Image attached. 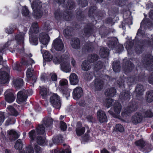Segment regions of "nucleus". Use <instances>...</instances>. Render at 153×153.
<instances>
[{
	"label": "nucleus",
	"mask_w": 153,
	"mask_h": 153,
	"mask_svg": "<svg viewBox=\"0 0 153 153\" xmlns=\"http://www.w3.org/2000/svg\"><path fill=\"white\" fill-rule=\"evenodd\" d=\"M53 62L55 64L61 63V68L63 71L69 72L71 69L69 62V59L67 57L63 58V56L58 54L56 55L53 58Z\"/></svg>",
	"instance_id": "obj_1"
},
{
	"label": "nucleus",
	"mask_w": 153,
	"mask_h": 153,
	"mask_svg": "<svg viewBox=\"0 0 153 153\" xmlns=\"http://www.w3.org/2000/svg\"><path fill=\"white\" fill-rule=\"evenodd\" d=\"M39 28L37 23L36 22H33L32 25L30 30V42L32 45H36L38 43L37 37L35 35L34 33H37L39 32Z\"/></svg>",
	"instance_id": "obj_2"
},
{
	"label": "nucleus",
	"mask_w": 153,
	"mask_h": 153,
	"mask_svg": "<svg viewBox=\"0 0 153 153\" xmlns=\"http://www.w3.org/2000/svg\"><path fill=\"white\" fill-rule=\"evenodd\" d=\"M52 123L53 120L51 117L45 118L43 120V123L36 128L37 134L39 135L44 134L45 132V128L44 126L48 129L51 127Z\"/></svg>",
	"instance_id": "obj_3"
},
{
	"label": "nucleus",
	"mask_w": 153,
	"mask_h": 153,
	"mask_svg": "<svg viewBox=\"0 0 153 153\" xmlns=\"http://www.w3.org/2000/svg\"><path fill=\"white\" fill-rule=\"evenodd\" d=\"M42 7L41 2L39 0L34 1L31 4V7L33 10V15L37 18H39L42 16Z\"/></svg>",
	"instance_id": "obj_4"
},
{
	"label": "nucleus",
	"mask_w": 153,
	"mask_h": 153,
	"mask_svg": "<svg viewBox=\"0 0 153 153\" xmlns=\"http://www.w3.org/2000/svg\"><path fill=\"white\" fill-rule=\"evenodd\" d=\"M113 109L114 112L111 110H109L108 111L109 113L114 117L120 119V117L119 114L122 109L121 105L118 102H115L114 105Z\"/></svg>",
	"instance_id": "obj_5"
},
{
	"label": "nucleus",
	"mask_w": 153,
	"mask_h": 153,
	"mask_svg": "<svg viewBox=\"0 0 153 153\" xmlns=\"http://www.w3.org/2000/svg\"><path fill=\"white\" fill-rule=\"evenodd\" d=\"M50 101L54 108L59 109L61 106V101L60 97L57 94H52L50 98Z\"/></svg>",
	"instance_id": "obj_6"
},
{
	"label": "nucleus",
	"mask_w": 153,
	"mask_h": 153,
	"mask_svg": "<svg viewBox=\"0 0 153 153\" xmlns=\"http://www.w3.org/2000/svg\"><path fill=\"white\" fill-rule=\"evenodd\" d=\"M144 66L148 69H153V56L151 55H148L146 56L143 60Z\"/></svg>",
	"instance_id": "obj_7"
},
{
	"label": "nucleus",
	"mask_w": 153,
	"mask_h": 153,
	"mask_svg": "<svg viewBox=\"0 0 153 153\" xmlns=\"http://www.w3.org/2000/svg\"><path fill=\"white\" fill-rule=\"evenodd\" d=\"M137 109L136 105L132 104V106H128L122 112L121 114L123 117H125L129 116L133 111L136 110Z\"/></svg>",
	"instance_id": "obj_8"
},
{
	"label": "nucleus",
	"mask_w": 153,
	"mask_h": 153,
	"mask_svg": "<svg viewBox=\"0 0 153 153\" xmlns=\"http://www.w3.org/2000/svg\"><path fill=\"white\" fill-rule=\"evenodd\" d=\"M27 91L25 90L19 91L17 94V101L19 104L25 101L27 98Z\"/></svg>",
	"instance_id": "obj_9"
},
{
	"label": "nucleus",
	"mask_w": 153,
	"mask_h": 153,
	"mask_svg": "<svg viewBox=\"0 0 153 153\" xmlns=\"http://www.w3.org/2000/svg\"><path fill=\"white\" fill-rule=\"evenodd\" d=\"M52 45L56 51H62L64 48V45L62 40L58 38L53 41Z\"/></svg>",
	"instance_id": "obj_10"
},
{
	"label": "nucleus",
	"mask_w": 153,
	"mask_h": 153,
	"mask_svg": "<svg viewBox=\"0 0 153 153\" xmlns=\"http://www.w3.org/2000/svg\"><path fill=\"white\" fill-rule=\"evenodd\" d=\"M5 100L9 103L13 102L15 100V97L13 91L11 89H7L4 93Z\"/></svg>",
	"instance_id": "obj_11"
},
{
	"label": "nucleus",
	"mask_w": 153,
	"mask_h": 153,
	"mask_svg": "<svg viewBox=\"0 0 153 153\" xmlns=\"http://www.w3.org/2000/svg\"><path fill=\"white\" fill-rule=\"evenodd\" d=\"M143 118V116L141 113H137L132 116L131 121L133 124L137 125L142 122Z\"/></svg>",
	"instance_id": "obj_12"
},
{
	"label": "nucleus",
	"mask_w": 153,
	"mask_h": 153,
	"mask_svg": "<svg viewBox=\"0 0 153 153\" xmlns=\"http://www.w3.org/2000/svg\"><path fill=\"white\" fill-rule=\"evenodd\" d=\"M39 39L40 42L43 45L48 44L49 40L48 35L45 33H40L39 35Z\"/></svg>",
	"instance_id": "obj_13"
},
{
	"label": "nucleus",
	"mask_w": 153,
	"mask_h": 153,
	"mask_svg": "<svg viewBox=\"0 0 153 153\" xmlns=\"http://www.w3.org/2000/svg\"><path fill=\"white\" fill-rule=\"evenodd\" d=\"M9 76L8 73L0 70V83L1 84L7 83L9 80Z\"/></svg>",
	"instance_id": "obj_14"
},
{
	"label": "nucleus",
	"mask_w": 153,
	"mask_h": 153,
	"mask_svg": "<svg viewBox=\"0 0 153 153\" xmlns=\"http://www.w3.org/2000/svg\"><path fill=\"white\" fill-rule=\"evenodd\" d=\"M82 95V90L81 87H77L74 89L73 92V96L74 99H78L80 98Z\"/></svg>",
	"instance_id": "obj_15"
},
{
	"label": "nucleus",
	"mask_w": 153,
	"mask_h": 153,
	"mask_svg": "<svg viewBox=\"0 0 153 153\" xmlns=\"http://www.w3.org/2000/svg\"><path fill=\"white\" fill-rule=\"evenodd\" d=\"M56 2L60 4L59 5H60L68 9H72L74 7V3L71 0H69L67 4L65 5V0H55Z\"/></svg>",
	"instance_id": "obj_16"
},
{
	"label": "nucleus",
	"mask_w": 153,
	"mask_h": 153,
	"mask_svg": "<svg viewBox=\"0 0 153 153\" xmlns=\"http://www.w3.org/2000/svg\"><path fill=\"white\" fill-rule=\"evenodd\" d=\"M97 117L98 120L101 123L106 122L107 121V117L106 114L101 110H99L97 112Z\"/></svg>",
	"instance_id": "obj_17"
},
{
	"label": "nucleus",
	"mask_w": 153,
	"mask_h": 153,
	"mask_svg": "<svg viewBox=\"0 0 153 153\" xmlns=\"http://www.w3.org/2000/svg\"><path fill=\"white\" fill-rule=\"evenodd\" d=\"M76 126V132L77 135L78 136L82 135L85 131V127L82 126V123L79 122L77 123Z\"/></svg>",
	"instance_id": "obj_18"
},
{
	"label": "nucleus",
	"mask_w": 153,
	"mask_h": 153,
	"mask_svg": "<svg viewBox=\"0 0 153 153\" xmlns=\"http://www.w3.org/2000/svg\"><path fill=\"white\" fill-rule=\"evenodd\" d=\"M103 82L99 79H96L94 82V85L92 86L96 90H100L103 87Z\"/></svg>",
	"instance_id": "obj_19"
},
{
	"label": "nucleus",
	"mask_w": 153,
	"mask_h": 153,
	"mask_svg": "<svg viewBox=\"0 0 153 153\" xmlns=\"http://www.w3.org/2000/svg\"><path fill=\"white\" fill-rule=\"evenodd\" d=\"M26 76L27 78L32 80L33 82H35L37 79L36 76L33 75V68H28L26 72Z\"/></svg>",
	"instance_id": "obj_20"
},
{
	"label": "nucleus",
	"mask_w": 153,
	"mask_h": 153,
	"mask_svg": "<svg viewBox=\"0 0 153 153\" xmlns=\"http://www.w3.org/2000/svg\"><path fill=\"white\" fill-rule=\"evenodd\" d=\"M13 82L14 87L17 89L21 88L23 85V80L20 78H17L14 79Z\"/></svg>",
	"instance_id": "obj_21"
},
{
	"label": "nucleus",
	"mask_w": 153,
	"mask_h": 153,
	"mask_svg": "<svg viewBox=\"0 0 153 153\" xmlns=\"http://www.w3.org/2000/svg\"><path fill=\"white\" fill-rule=\"evenodd\" d=\"M71 85H76L79 82V79L77 75L75 73H72L69 77Z\"/></svg>",
	"instance_id": "obj_22"
},
{
	"label": "nucleus",
	"mask_w": 153,
	"mask_h": 153,
	"mask_svg": "<svg viewBox=\"0 0 153 153\" xmlns=\"http://www.w3.org/2000/svg\"><path fill=\"white\" fill-rule=\"evenodd\" d=\"M32 55L31 53L25 54V56L27 59V62H22V64L24 65H29V64L31 65L32 64L35 63L34 61L32 59L30 58L32 57Z\"/></svg>",
	"instance_id": "obj_23"
},
{
	"label": "nucleus",
	"mask_w": 153,
	"mask_h": 153,
	"mask_svg": "<svg viewBox=\"0 0 153 153\" xmlns=\"http://www.w3.org/2000/svg\"><path fill=\"white\" fill-rule=\"evenodd\" d=\"M41 53L42 54L43 58L48 61H51L53 57L46 50H42V49L41 50Z\"/></svg>",
	"instance_id": "obj_24"
},
{
	"label": "nucleus",
	"mask_w": 153,
	"mask_h": 153,
	"mask_svg": "<svg viewBox=\"0 0 153 153\" xmlns=\"http://www.w3.org/2000/svg\"><path fill=\"white\" fill-rule=\"evenodd\" d=\"M23 146V144L21 140H17L15 145V148L16 149L19 150V153H25L23 152V150H22Z\"/></svg>",
	"instance_id": "obj_25"
},
{
	"label": "nucleus",
	"mask_w": 153,
	"mask_h": 153,
	"mask_svg": "<svg viewBox=\"0 0 153 153\" xmlns=\"http://www.w3.org/2000/svg\"><path fill=\"white\" fill-rule=\"evenodd\" d=\"M99 54L102 57H106L108 55L109 50L106 48H101L99 51Z\"/></svg>",
	"instance_id": "obj_26"
},
{
	"label": "nucleus",
	"mask_w": 153,
	"mask_h": 153,
	"mask_svg": "<svg viewBox=\"0 0 153 153\" xmlns=\"http://www.w3.org/2000/svg\"><path fill=\"white\" fill-rule=\"evenodd\" d=\"M91 65L88 60H85L82 63V68L84 71H88L91 68Z\"/></svg>",
	"instance_id": "obj_27"
},
{
	"label": "nucleus",
	"mask_w": 153,
	"mask_h": 153,
	"mask_svg": "<svg viewBox=\"0 0 153 153\" xmlns=\"http://www.w3.org/2000/svg\"><path fill=\"white\" fill-rule=\"evenodd\" d=\"M117 39L115 37L112 38L108 43V47L111 48H113L117 44Z\"/></svg>",
	"instance_id": "obj_28"
},
{
	"label": "nucleus",
	"mask_w": 153,
	"mask_h": 153,
	"mask_svg": "<svg viewBox=\"0 0 153 153\" xmlns=\"http://www.w3.org/2000/svg\"><path fill=\"white\" fill-rule=\"evenodd\" d=\"M71 44L74 48L78 49L79 47V40L77 38L73 39L71 40Z\"/></svg>",
	"instance_id": "obj_29"
},
{
	"label": "nucleus",
	"mask_w": 153,
	"mask_h": 153,
	"mask_svg": "<svg viewBox=\"0 0 153 153\" xmlns=\"http://www.w3.org/2000/svg\"><path fill=\"white\" fill-rule=\"evenodd\" d=\"M98 56L97 54H93L88 56V60L91 64L92 63H95L98 60Z\"/></svg>",
	"instance_id": "obj_30"
},
{
	"label": "nucleus",
	"mask_w": 153,
	"mask_h": 153,
	"mask_svg": "<svg viewBox=\"0 0 153 153\" xmlns=\"http://www.w3.org/2000/svg\"><path fill=\"white\" fill-rule=\"evenodd\" d=\"M25 33H21L19 34L16 35L15 38L17 42L19 43L23 44L24 42V36Z\"/></svg>",
	"instance_id": "obj_31"
},
{
	"label": "nucleus",
	"mask_w": 153,
	"mask_h": 153,
	"mask_svg": "<svg viewBox=\"0 0 153 153\" xmlns=\"http://www.w3.org/2000/svg\"><path fill=\"white\" fill-rule=\"evenodd\" d=\"M142 115L144 118H151L153 117V112L151 110H146L143 112Z\"/></svg>",
	"instance_id": "obj_32"
},
{
	"label": "nucleus",
	"mask_w": 153,
	"mask_h": 153,
	"mask_svg": "<svg viewBox=\"0 0 153 153\" xmlns=\"http://www.w3.org/2000/svg\"><path fill=\"white\" fill-rule=\"evenodd\" d=\"M10 138L13 140H15L17 139L19 134L13 130H11L9 133Z\"/></svg>",
	"instance_id": "obj_33"
},
{
	"label": "nucleus",
	"mask_w": 153,
	"mask_h": 153,
	"mask_svg": "<svg viewBox=\"0 0 153 153\" xmlns=\"http://www.w3.org/2000/svg\"><path fill=\"white\" fill-rule=\"evenodd\" d=\"M37 143L39 145L43 146L45 145L46 142L45 138L41 136H38L36 139Z\"/></svg>",
	"instance_id": "obj_34"
},
{
	"label": "nucleus",
	"mask_w": 153,
	"mask_h": 153,
	"mask_svg": "<svg viewBox=\"0 0 153 153\" xmlns=\"http://www.w3.org/2000/svg\"><path fill=\"white\" fill-rule=\"evenodd\" d=\"M7 111L12 115L16 116L18 115V112L12 106H9L7 108Z\"/></svg>",
	"instance_id": "obj_35"
},
{
	"label": "nucleus",
	"mask_w": 153,
	"mask_h": 153,
	"mask_svg": "<svg viewBox=\"0 0 153 153\" xmlns=\"http://www.w3.org/2000/svg\"><path fill=\"white\" fill-rule=\"evenodd\" d=\"M114 102V100L111 98H107L104 100L103 104L107 108H109L111 105L112 102Z\"/></svg>",
	"instance_id": "obj_36"
},
{
	"label": "nucleus",
	"mask_w": 153,
	"mask_h": 153,
	"mask_svg": "<svg viewBox=\"0 0 153 153\" xmlns=\"http://www.w3.org/2000/svg\"><path fill=\"white\" fill-rule=\"evenodd\" d=\"M113 68L114 71L115 72H118L120 71V68L119 61H116L113 62Z\"/></svg>",
	"instance_id": "obj_37"
},
{
	"label": "nucleus",
	"mask_w": 153,
	"mask_h": 153,
	"mask_svg": "<svg viewBox=\"0 0 153 153\" xmlns=\"http://www.w3.org/2000/svg\"><path fill=\"white\" fill-rule=\"evenodd\" d=\"M116 93V90L114 88H112L108 90L105 92V94L107 96H113Z\"/></svg>",
	"instance_id": "obj_38"
},
{
	"label": "nucleus",
	"mask_w": 153,
	"mask_h": 153,
	"mask_svg": "<svg viewBox=\"0 0 153 153\" xmlns=\"http://www.w3.org/2000/svg\"><path fill=\"white\" fill-rule=\"evenodd\" d=\"M144 91V90L142 85H137L136 88V91L138 95H142Z\"/></svg>",
	"instance_id": "obj_39"
},
{
	"label": "nucleus",
	"mask_w": 153,
	"mask_h": 153,
	"mask_svg": "<svg viewBox=\"0 0 153 153\" xmlns=\"http://www.w3.org/2000/svg\"><path fill=\"white\" fill-rule=\"evenodd\" d=\"M146 100L149 102L153 101V91H151L148 92L146 93Z\"/></svg>",
	"instance_id": "obj_40"
},
{
	"label": "nucleus",
	"mask_w": 153,
	"mask_h": 153,
	"mask_svg": "<svg viewBox=\"0 0 153 153\" xmlns=\"http://www.w3.org/2000/svg\"><path fill=\"white\" fill-rule=\"evenodd\" d=\"M48 90L45 88H43L41 89L40 91V94L41 96L44 98H46L47 95Z\"/></svg>",
	"instance_id": "obj_41"
},
{
	"label": "nucleus",
	"mask_w": 153,
	"mask_h": 153,
	"mask_svg": "<svg viewBox=\"0 0 153 153\" xmlns=\"http://www.w3.org/2000/svg\"><path fill=\"white\" fill-rule=\"evenodd\" d=\"M63 17L67 21H69L71 17V13L68 11L64 12L63 15Z\"/></svg>",
	"instance_id": "obj_42"
},
{
	"label": "nucleus",
	"mask_w": 153,
	"mask_h": 153,
	"mask_svg": "<svg viewBox=\"0 0 153 153\" xmlns=\"http://www.w3.org/2000/svg\"><path fill=\"white\" fill-rule=\"evenodd\" d=\"M120 97L123 99L129 100L130 99V95L129 92L127 91L125 92L124 94H122L120 96Z\"/></svg>",
	"instance_id": "obj_43"
},
{
	"label": "nucleus",
	"mask_w": 153,
	"mask_h": 153,
	"mask_svg": "<svg viewBox=\"0 0 153 153\" xmlns=\"http://www.w3.org/2000/svg\"><path fill=\"white\" fill-rule=\"evenodd\" d=\"M136 145L141 148H143L145 143L142 140H140L136 141L135 143Z\"/></svg>",
	"instance_id": "obj_44"
},
{
	"label": "nucleus",
	"mask_w": 153,
	"mask_h": 153,
	"mask_svg": "<svg viewBox=\"0 0 153 153\" xmlns=\"http://www.w3.org/2000/svg\"><path fill=\"white\" fill-rule=\"evenodd\" d=\"M53 143H57L60 142L62 140V137L59 135L58 136L54 137L52 140Z\"/></svg>",
	"instance_id": "obj_45"
},
{
	"label": "nucleus",
	"mask_w": 153,
	"mask_h": 153,
	"mask_svg": "<svg viewBox=\"0 0 153 153\" xmlns=\"http://www.w3.org/2000/svg\"><path fill=\"white\" fill-rule=\"evenodd\" d=\"M29 137L32 141L35 138L36 133L34 130H33L29 133Z\"/></svg>",
	"instance_id": "obj_46"
},
{
	"label": "nucleus",
	"mask_w": 153,
	"mask_h": 153,
	"mask_svg": "<svg viewBox=\"0 0 153 153\" xmlns=\"http://www.w3.org/2000/svg\"><path fill=\"white\" fill-rule=\"evenodd\" d=\"M71 90L70 89L65 88L62 91V93L63 96L67 98L70 96V93Z\"/></svg>",
	"instance_id": "obj_47"
},
{
	"label": "nucleus",
	"mask_w": 153,
	"mask_h": 153,
	"mask_svg": "<svg viewBox=\"0 0 153 153\" xmlns=\"http://www.w3.org/2000/svg\"><path fill=\"white\" fill-rule=\"evenodd\" d=\"M115 130L116 131H119L122 132L124 131V128L123 126L121 124H117L115 126Z\"/></svg>",
	"instance_id": "obj_48"
},
{
	"label": "nucleus",
	"mask_w": 153,
	"mask_h": 153,
	"mask_svg": "<svg viewBox=\"0 0 153 153\" xmlns=\"http://www.w3.org/2000/svg\"><path fill=\"white\" fill-rule=\"evenodd\" d=\"M94 65V69H97V70L101 69L102 67V64L101 61H98L96 64H95V62L93 64Z\"/></svg>",
	"instance_id": "obj_49"
},
{
	"label": "nucleus",
	"mask_w": 153,
	"mask_h": 153,
	"mask_svg": "<svg viewBox=\"0 0 153 153\" xmlns=\"http://www.w3.org/2000/svg\"><path fill=\"white\" fill-rule=\"evenodd\" d=\"M25 153H34V151L33 147L30 146L27 147L25 149Z\"/></svg>",
	"instance_id": "obj_50"
},
{
	"label": "nucleus",
	"mask_w": 153,
	"mask_h": 153,
	"mask_svg": "<svg viewBox=\"0 0 153 153\" xmlns=\"http://www.w3.org/2000/svg\"><path fill=\"white\" fill-rule=\"evenodd\" d=\"M34 149L36 153H43L42 149L36 144H35Z\"/></svg>",
	"instance_id": "obj_51"
},
{
	"label": "nucleus",
	"mask_w": 153,
	"mask_h": 153,
	"mask_svg": "<svg viewBox=\"0 0 153 153\" xmlns=\"http://www.w3.org/2000/svg\"><path fill=\"white\" fill-rule=\"evenodd\" d=\"M15 119L8 118L6 122V125L8 126L9 125L14 124L15 123Z\"/></svg>",
	"instance_id": "obj_52"
},
{
	"label": "nucleus",
	"mask_w": 153,
	"mask_h": 153,
	"mask_svg": "<svg viewBox=\"0 0 153 153\" xmlns=\"http://www.w3.org/2000/svg\"><path fill=\"white\" fill-rule=\"evenodd\" d=\"M60 123V128L61 130L63 131H65L67 128L66 124L63 121H61Z\"/></svg>",
	"instance_id": "obj_53"
},
{
	"label": "nucleus",
	"mask_w": 153,
	"mask_h": 153,
	"mask_svg": "<svg viewBox=\"0 0 153 153\" xmlns=\"http://www.w3.org/2000/svg\"><path fill=\"white\" fill-rule=\"evenodd\" d=\"M22 14L25 16H27L29 13V12L27 7L26 6L22 8Z\"/></svg>",
	"instance_id": "obj_54"
},
{
	"label": "nucleus",
	"mask_w": 153,
	"mask_h": 153,
	"mask_svg": "<svg viewBox=\"0 0 153 153\" xmlns=\"http://www.w3.org/2000/svg\"><path fill=\"white\" fill-rule=\"evenodd\" d=\"M11 41H8L5 44V45L4 46V48L0 49V52L1 53H3L5 51L4 49L5 48L8 47L9 45L11 44Z\"/></svg>",
	"instance_id": "obj_55"
},
{
	"label": "nucleus",
	"mask_w": 153,
	"mask_h": 153,
	"mask_svg": "<svg viewBox=\"0 0 153 153\" xmlns=\"http://www.w3.org/2000/svg\"><path fill=\"white\" fill-rule=\"evenodd\" d=\"M68 84L67 80L65 79H62L59 82V84L61 86L66 85Z\"/></svg>",
	"instance_id": "obj_56"
},
{
	"label": "nucleus",
	"mask_w": 153,
	"mask_h": 153,
	"mask_svg": "<svg viewBox=\"0 0 153 153\" xmlns=\"http://www.w3.org/2000/svg\"><path fill=\"white\" fill-rule=\"evenodd\" d=\"M84 78L86 80L89 81L92 78V76L89 73H86L85 75Z\"/></svg>",
	"instance_id": "obj_57"
},
{
	"label": "nucleus",
	"mask_w": 153,
	"mask_h": 153,
	"mask_svg": "<svg viewBox=\"0 0 153 153\" xmlns=\"http://www.w3.org/2000/svg\"><path fill=\"white\" fill-rule=\"evenodd\" d=\"M116 48L117 49V53H119L122 52L124 49L123 46L122 45L119 44L117 46Z\"/></svg>",
	"instance_id": "obj_58"
},
{
	"label": "nucleus",
	"mask_w": 153,
	"mask_h": 153,
	"mask_svg": "<svg viewBox=\"0 0 153 153\" xmlns=\"http://www.w3.org/2000/svg\"><path fill=\"white\" fill-rule=\"evenodd\" d=\"M63 33L66 37H68L70 35L71 32L68 28L65 29L63 32Z\"/></svg>",
	"instance_id": "obj_59"
},
{
	"label": "nucleus",
	"mask_w": 153,
	"mask_h": 153,
	"mask_svg": "<svg viewBox=\"0 0 153 153\" xmlns=\"http://www.w3.org/2000/svg\"><path fill=\"white\" fill-rule=\"evenodd\" d=\"M20 65L19 62H16L14 63L13 65V68L14 70H19Z\"/></svg>",
	"instance_id": "obj_60"
},
{
	"label": "nucleus",
	"mask_w": 153,
	"mask_h": 153,
	"mask_svg": "<svg viewBox=\"0 0 153 153\" xmlns=\"http://www.w3.org/2000/svg\"><path fill=\"white\" fill-rule=\"evenodd\" d=\"M5 119V116L4 113L1 112L0 113V125L4 122Z\"/></svg>",
	"instance_id": "obj_61"
},
{
	"label": "nucleus",
	"mask_w": 153,
	"mask_h": 153,
	"mask_svg": "<svg viewBox=\"0 0 153 153\" xmlns=\"http://www.w3.org/2000/svg\"><path fill=\"white\" fill-rule=\"evenodd\" d=\"M148 80L150 84L153 85V73L149 77Z\"/></svg>",
	"instance_id": "obj_62"
},
{
	"label": "nucleus",
	"mask_w": 153,
	"mask_h": 153,
	"mask_svg": "<svg viewBox=\"0 0 153 153\" xmlns=\"http://www.w3.org/2000/svg\"><path fill=\"white\" fill-rule=\"evenodd\" d=\"M91 29L89 28L86 29L85 28L84 29V32L87 36L91 33Z\"/></svg>",
	"instance_id": "obj_63"
},
{
	"label": "nucleus",
	"mask_w": 153,
	"mask_h": 153,
	"mask_svg": "<svg viewBox=\"0 0 153 153\" xmlns=\"http://www.w3.org/2000/svg\"><path fill=\"white\" fill-rule=\"evenodd\" d=\"M51 79L52 81H56L57 79V76L54 73L51 74Z\"/></svg>",
	"instance_id": "obj_64"
}]
</instances>
